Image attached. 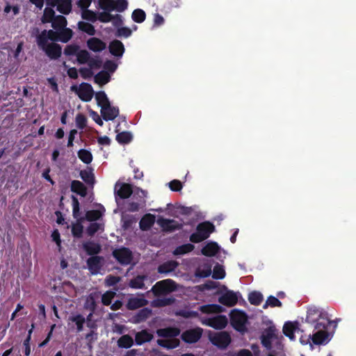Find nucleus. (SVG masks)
Listing matches in <instances>:
<instances>
[{
	"instance_id": "nucleus-3",
	"label": "nucleus",
	"mask_w": 356,
	"mask_h": 356,
	"mask_svg": "<svg viewBox=\"0 0 356 356\" xmlns=\"http://www.w3.org/2000/svg\"><path fill=\"white\" fill-rule=\"evenodd\" d=\"M177 289V283L171 280L166 279L157 282L152 288V291L156 296L165 295Z\"/></svg>"
},
{
	"instance_id": "nucleus-61",
	"label": "nucleus",
	"mask_w": 356,
	"mask_h": 356,
	"mask_svg": "<svg viewBox=\"0 0 356 356\" xmlns=\"http://www.w3.org/2000/svg\"><path fill=\"white\" fill-rule=\"evenodd\" d=\"M88 65L90 69H99L102 65V60L99 56H90Z\"/></svg>"
},
{
	"instance_id": "nucleus-26",
	"label": "nucleus",
	"mask_w": 356,
	"mask_h": 356,
	"mask_svg": "<svg viewBox=\"0 0 356 356\" xmlns=\"http://www.w3.org/2000/svg\"><path fill=\"white\" fill-rule=\"evenodd\" d=\"M70 189L72 192L79 195L81 197H85L87 195L86 186L79 180L72 181Z\"/></svg>"
},
{
	"instance_id": "nucleus-64",
	"label": "nucleus",
	"mask_w": 356,
	"mask_h": 356,
	"mask_svg": "<svg viewBox=\"0 0 356 356\" xmlns=\"http://www.w3.org/2000/svg\"><path fill=\"white\" fill-rule=\"evenodd\" d=\"M76 124L79 129H83L87 125V118L82 114L79 113L76 116Z\"/></svg>"
},
{
	"instance_id": "nucleus-60",
	"label": "nucleus",
	"mask_w": 356,
	"mask_h": 356,
	"mask_svg": "<svg viewBox=\"0 0 356 356\" xmlns=\"http://www.w3.org/2000/svg\"><path fill=\"white\" fill-rule=\"evenodd\" d=\"M99 3L103 10L107 11L115 10V1L113 0H99Z\"/></svg>"
},
{
	"instance_id": "nucleus-22",
	"label": "nucleus",
	"mask_w": 356,
	"mask_h": 356,
	"mask_svg": "<svg viewBox=\"0 0 356 356\" xmlns=\"http://www.w3.org/2000/svg\"><path fill=\"white\" fill-rule=\"evenodd\" d=\"M325 312L323 309L318 308L315 306H312L308 308L307 312L306 322L308 323H314L316 321L317 318L321 316L323 313Z\"/></svg>"
},
{
	"instance_id": "nucleus-38",
	"label": "nucleus",
	"mask_w": 356,
	"mask_h": 356,
	"mask_svg": "<svg viewBox=\"0 0 356 356\" xmlns=\"http://www.w3.org/2000/svg\"><path fill=\"white\" fill-rule=\"evenodd\" d=\"M72 212L73 216L76 220V222H82L83 218L80 211V205L78 199L72 196Z\"/></svg>"
},
{
	"instance_id": "nucleus-11",
	"label": "nucleus",
	"mask_w": 356,
	"mask_h": 356,
	"mask_svg": "<svg viewBox=\"0 0 356 356\" xmlns=\"http://www.w3.org/2000/svg\"><path fill=\"white\" fill-rule=\"evenodd\" d=\"M104 259L102 256H91L86 260L88 268L92 275H97L103 266Z\"/></svg>"
},
{
	"instance_id": "nucleus-49",
	"label": "nucleus",
	"mask_w": 356,
	"mask_h": 356,
	"mask_svg": "<svg viewBox=\"0 0 356 356\" xmlns=\"http://www.w3.org/2000/svg\"><path fill=\"white\" fill-rule=\"evenodd\" d=\"M48 35L46 33V30H43L36 38V42L38 47L43 50L46 47L49 45L48 44Z\"/></svg>"
},
{
	"instance_id": "nucleus-46",
	"label": "nucleus",
	"mask_w": 356,
	"mask_h": 356,
	"mask_svg": "<svg viewBox=\"0 0 356 356\" xmlns=\"http://www.w3.org/2000/svg\"><path fill=\"white\" fill-rule=\"evenodd\" d=\"M79 159L86 164H89L92 161V153L85 149H81L77 152Z\"/></svg>"
},
{
	"instance_id": "nucleus-31",
	"label": "nucleus",
	"mask_w": 356,
	"mask_h": 356,
	"mask_svg": "<svg viewBox=\"0 0 356 356\" xmlns=\"http://www.w3.org/2000/svg\"><path fill=\"white\" fill-rule=\"evenodd\" d=\"M318 331L313 334L312 340L316 345H320L327 341L328 338V332L327 330H317Z\"/></svg>"
},
{
	"instance_id": "nucleus-40",
	"label": "nucleus",
	"mask_w": 356,
	"mask_h": 356,
	"mask_svg": "<svg viewBox=\"0 0 356 356\" xmlns=\"http://www.w3.org/2000/svg\"><path fill=\"white\" fill-rule=\"evenodd\" d=\"M95 99L97 104L102 108V106H108L111 104L110 101L104 91H98L95 94Z\"/></svg>"
},
{
	"instance_id": "nucleus-39",
	"label": "nucleus",
	"mask_w": 356,
	"mask_h": 356,
	"mask_svg": "<svg viewBox=\"0 0 356 356\" xmlns=\"http://www.w3.org/2000/svg\"><path fill=\"white\" fill-rule=\"evenodd\" d=\"M118 346L121 348H129L134 344L132 337L129 334H124L117 341Z\"/></svg>"
},
{
	"instance_id": "nucleus-36",
	"label": "nucleus",
	"mask_w": 356,
	"mask_h": 356,
	"mask_svg": "<svg viewBox=\"0 0 356 356\" xmlns=\"http://www.w3.org/2000/svg\"><path fill=\"white\" fill-rule=\"evenodd\" d=\"M147 279V275H137L129 282V286L132 289H139L145 288L144 281Z\"/></svg>"
},
{
	"instance_id": "nucleus-58",
	"label": "nucleus",
	"mask_w": 356,
	"mask_h": 356,
	"mask_svg": "<svg viewBox=\"0 0 356 356\" xmlns=\"http://www.w3.org/2000/svg\"><path fill=\"white\" fill-rule=\"evenodd\" d=\"M79 49L80 47L78 44H68L64 49V54L67 56H76Z\"/></svg>"
},
{
	"instance_id": "nucleus-15",
	"label": "nucleus",
	"mask_w": 356,
	"mask_h": 356,
	"mask_svg": "<svg viewBox=\"0 0 356 356\" xmlns=\"http://www.w3.org/2000/svg\"><path fill=\"white\" fill-rule=\"evenodd\" d=\"M100 113L105 121H111L118 116L120 111L118 107L113 106L110 104L108 106H102Z\"/></svg>"
},
{
	"instance_id": "nucleus-6",
	"label": "nucleus",
	"mask_w": 356,
	"mask_h": 356,
	"mask_svg": "<svg viewBox=\"0 0 356 356\" xmlns=\"http://www.w3.org/2000/svg\"><path fill=\"white\" fill-rule=\"evenodd\" d=\"M112 255L119 264L123 266L129 264L133 259L132 252L125 247L115 249L112 252Z\"/></svg>"
},
{
	"instance_id": "nucleus-18",
	"label": "nucleus",
	"mask_w": 356,
	"mask_h": 356,
	"mask_svg": "<svg viewBox=\"0 0 356 356\" xmlns=\"http://www.w3.org/2000/svg\"><path fill=\"white\" fill-rule=\"evenodd\" d=\"M83 248L86 254L90 256H97L102 251L101 245L92 241L85 242L83 244Z\"/></svg>"
},
{
	"instance_id": "nucleus-19",
	"label": "nucleus",
	"mask_w": 356,
	"mask_h": 356,
	"mask_svg": "<svg viewBox=\"0 0 356 356\" xmlns=\"http://www.w3.org/2000/svg\"><path fill=\"white\" fill-rule=\"evenodd\" d=\"M108 49L110 53L115 57H122L124 52V44L118 40L111 41L109 44Z\"/></svg>"
},
{
	"instance_id": "nucleus-28",
	"label": "nucleus",
	"mask_w": 356,
	"mask_h": 356,
	"mask_svg": "<svg viewBox=\"0 0 356 356\" xmlns=\"http://www.w3.org/2000/svg\"><path fill=\"white\" fill-rule=\"evenodd\" d=\"M143 208H144V199L142 201L140 200V202L128 201L120 209L134 213Z\"/></svg>"
},
{
	"instance_id": "nucleus-8",
	"label": "nucleus",
	"mask_w": 356,
	"mask_h": 356,
	"mask_svg": "<svg viewBox=\"0 0 356 356\" xmlns=\"http://www.w3.org/2000/svg\"><path fill=\"white\" fill-rule=\"evenodd\" d=\"M72 90H75L76 95L83 102H90L94 95V90L92 86L88 83H82L80 84L79 88L76 86H72Z\"/></svg>"
},
{
	"instance_id": "nucleus-29",
	"label": "nucleus",
	"mask_w": 356,
	"mask_h": 356,
	"mask_svg": "<svg viewBox=\"0 0 356 356\" xmlns=\"http://www.w3.org/2000/svg\"><path fill=\"white\" fill-rule=\"evenodd\" d=\"M80 177L88 185L93 186L95 180L92 169L82 170L80 171Z\"/></svg>"
},
{
	"instance_id": "nucleus-34",
	"label": "nucleus",
	"mask_w": 356,
	"mask_h": 356,
	"mask_svg": "<svg viewBox=\"0 0 356 356\" xmlns=\"http://www.w3.org/2000/svg\"><path fill=\"white\" fill-rule=\"evenodd\" d=\"M157 344L167 349H173L179 346V341L177 339H158Z\"/></svg>"
},
{
	"instance_id": "nucleus-1",
	"label": "nucleus",
	"mask_w": 356,
	"mask_h": 356,
	"mask_svg": "<svg viewBox=\"0 0 356 356\" xmlns=\"http://www.w3.org/2000/svg\"><path fill=\"white\" fill-rule=\"evenodd\" d=\"M151 211L157 213L156 222H177L172 218L184 216L191 220L189 222H211L205 220V216L197 205L185 207L179 204H167L165 207L150 209Z\"/></svg>"
},
{
	"instance_id": "nucleus-12",
	"label": "nucleus",
	"mask_w": 356,
	"mask_h": 356,
	"mask_svg": "<svg viewBox=\"0 0 356 356\" xmlns=\"http://www.w3.org/2000/svg\"><path fill=\"white\" fill-rule=\"evenodd\" d=\"M227 318L224 315H218L205 320L203 323L216 330H222L227 325Z\"/></svg>"
},
{
	"instance_id": "nucleus-51",
	"label": "nucleus",
	"mask_w": 356,
	"mask_h": 356,
	"mask_svg": "<svg viewBox=\"0 0 356 356\" xmlns=\"http://www.w3.org/2000/svg\"><path fill=\"white\" fill-rule=\"evenodd\" d=\"M131 18L134 22L140 24L145 20V12L140 8L135 9L132 13Z\"/></svg>"
},
{
	"instance_id": "nucleus-33",
	"label": "nucleus",
	"mask_w": 356,
	"mask_h": 356,
	"mask_svg": "<svg viewBox=\"0 0 356 356\" xmlns=\"http://www.w3.org/2000/svg\"><path fill=\"white\" fill-rule=\"evenodd\" d=\"M105 209L102 207V209L90 210L86 213L85 218L89 222H94L99 220L104 214Z\"/></svg>"
},
{
	"instance_id": "nucleus-24",
	"label": "nucleus",
	"mask_w": 356,
	"mask_h": 356,
	"mask_svg": "<svg viewBox=\"0 0 356 356\" xmlns=\"http://www.w3.org/2000/svg\"><path fill=\"white\" fill-rule=\"evenodd\" d=\"M156 334L160 337L173 338L179 335L180 330L173 327L160 328L156 330Z\"/></svg>"
},
{
	"instance_id": "nucleus-21",
	"label": "nucleus",
	"mask_w": 356,
	"mask_h": 356,
	"mask_svg": "<svg viewBox=\"0 0 356 356\" xmlns=\"http://www.w3.org/2000/svg\"><path fill=\"white\" fill-rule=\"evenodd\" d=\"M332 323V321L329 318L327 312L323 313V314L317 318L314 323L315 330H326L327 327Z\"/></svg>"
},
{
	"instance_id": "nucleus-20",
	"label": "nucleus",
	"mask_w": 356,
	"mask_h": 356,
	"mask_svg": "<svg viewBox=\"0 0 356 356\" xmlns=\"http://www.w3.org/2000/svg\"><path fill=\"white\" fill-rule=\"evenodd\" d=\"M179 264L177 261L170 260L163 262L158 266L157 271L160 274H168L175 271Z\"/></svg>"
},
{
	"instance_id": "nucleus-9",
	"label": "nucleus",
	"mask_w": 356,
	"mask_h": 356,
	"mask_svg": "<svg viewBox=\"0 0 356 356\" xmlns=\"http://www.w3.org/2000/svg\"><path fill=\"white\" fill-rule=\"evenodd\" d=\"M209 339L214 346L222 349L226 348L232 341L229 334L225 331L210 336Z\"/></svg>"
},
{
	"instance_id": "nucleus-27",
	"label": "nucleus",
	"mask_w": 356,
	"mask_h": 356,
	"mask_svg": "<svg viewBox=\"0 0 356 356\" xmlns=\"http://www.w3.org/2000/svg\"><path fill=\"white\" fill-rule=\"evenodd\" d=\"M153 339V334L146 330H143L136 334L135 341L138 346L145 342H149Z\"/></svg>"
},
{
	"instance_id": "nucleus-52",
	"label": "nucleus",
	"mask_w": 356,
	"mask_h": 356,
	"mask_svg": "<svg viewBox=\"0 0 356 356\" xmlns=\"http://www.w3.org/2000/svg\"><path fill=\"white\" fill-rule=\"evenodd\" d=\"M78 26L81 31L86 33L89 35H94L95 34L94 26L88 22H79Z\"/></svg>"
},
{
	"instance_id": "nucleus-2",
	"label": "nucleus",
	"mask_w": 356,
	"mask_h": 356,
	"mask_svg": "<svg viewBox=\"0 0 356 356\" xmlns=\"http://www.w3.org/2000/svg\"><path fill=\"white\" fill-rule=\"evenodd\" d=\"M215 230L214 224H197L196 231L190 236V241L200 243L207 239Z\"/></svg>"
},
{
	"instance_id": "nucleus-16",
	"label": "nucleus",
	"mask_w": 356,
	"mask_h": 356,
	"mask_svg": "<svg viewBox=\"0 0 356 356\" xmlns=\"http://www.w3.org/2000/svg\"><path fill=\"white\" fill-rule=\"evenodd\" d=\"M86 44L88 48L94 52H101L106 48V44L101 39L95 37L89 38Z\"/></svg>"
},
{
	"instance_id": "nucleus-5",
	"label": "nucleus",
	"mask_w": 356,
	"mask_h": 356,
	"mask_svg": "<svg viewBox=\"0 0 356 356\" xmlns=\"http://www.w3.org/2000/svg\"><path fill=\"white\" fill-rule=\"evenodd\" d=\"M278 330L270 321V325L266 328L261 336V342L264 347L270 350L272 348V341L277 338Z\"/></svg>"
},
{
	"instance_id": "nucleus-17",
	"label": "nucleus",
	"mask_w": 356,
	"mask_h": 356,
	"mask_svg": "<svg viewBox=\"0 0 356 356\" xmlns=\"http://www.w3.org/2000/svg\"><path fill=\"white\" fill-rule=\"evenodd\" d=\"M43 51L51 59L56 60L60 57L62 54L61 46L57 43H49Z\"/></svg>"
},
{
	"instance_id": "nucleus-47",
	"label": "nucleus",
	"mask_w": 356,
	"mask_h": 356,
	"mask_svg": "<svg viewBox=\"0 0 356 356\" xmlns=\"http://www.w3.org/2000/svg\"><path fill=\"white\" fill-rule=\"evenodd\" d=\"M133 198L136 200V202H140L143 199H144V207L146 206L147 197V192L145 190L141 189L140 188H136L133 193Z\"/></svg>"
},
{
	"instance_id": "nucleus-7",
	"label": "nucleus",
	"mask_w": 356,
	"mask_h": 356,
	"mask_svg": "<svg viewBox=\"0 0 356 356\" xmlns=\"http://www.w3.org/2000/svg\"><path fill=\"white\" fill-rule=\"evenodd\" d=\"M134 193L133 186L130 184L117 181L114 187V193L116 201L118 198L124 200L129 198Z\"/></svg>"
},
{
	"instance_id": "nucleus-4",
	"label": "nucleus",
	"mask_w": 356,
	"mask_h": 356,
	"mask_svg": "<svg viewBox=\"0 0 356 356\" xmlns=\"http://www.w3.org/2000/svg\"><path fill=\"white\" fill-rule=\"evenodd\" d=\"M230 322L236 330L243 332L246 330L248 316L243 311L234 309L230 314Z\"/></svg>"
},
{
	"instance_id": "nucleus-43",
	"label": "nucleus",
	"mask_w": 356,
	"mask_h": 356,
	"mask_svg": "<svg viewBox=\"0 0 356 356\" xmlns=\"http://www.w3.org/2000/svg\"><path fill=\"white\" fill-rule=\"evenodd\" d=\"M200 311L204 314L220 313L222 312V307L216 304L206 305L200 307Z\"/></svg>"
},
{
	"instance_id": "nucleus-63",
	"label": "nucleus",
	"mask_w": 356,
	"mask_h": 356,
	"mask_svg": "<svg viewBox=\"0 0 356 356\" xmlns=\"http://www.w3.org/2000/svg\"><path fill=\"white\" fill-rule=\"evenodd\" d=\"M225 276V271L223 268L219 265L214 267L212 277L216 280L223 279Z\"/></svg>"
},
{
	"instance_id": "nucleus-55",
	"label": "nucleus",
	"mask_w": 356,
	"mask_h": 356,
	"mask_svg": "<svg viewBox=\"0 0 356 356\" xmlns=\"http://www.w3.org/2000/svg\"><path fill=\"white\" fill-rule=\"evenodd\" d=\"M113 19H118L120 22H122L121 17L119 15H115L113 16L108 12H103L101 13L99 15V20L104 23H108Z\"/></svg>"
},
{
	"instance_id": "nucleus-42",
	"label": "nucleus",
	"mask_w": 356,
	"mask_h": 356,
	"mask_svg": "<svg viewBox=\"0 0 356 356\" xmlns=\"http://www.w3.org/2000/svg\"><path fill=\"white\" fill-rule=\"evenodd\" d=\"M95 82L100 86H103L109 82L111 76L108 72L105 70L100 71L95 76Z\"/></svg>"
},
{
	"instance_id": "nucleus-54",
	"label": "nucleus",
	"mask_w": 356,
	"mask_h": 356,
	"mask_svg": "<svg viewBox=\"0 0 356 356\" xmlns=\"http://www.w3.org/2000/svg\"><path fill=\"white\" fill-rule=\"evenodd\" d=\"M90 58V53L86 49H79L77 55L76 60L79 64L88 63Z\"/></svg>"
},
{
	"instance_id": "nucleus-14",
	"label": "nucleus",
	"mask_w": 356,
	"mask_h": 356,
	"mask_svg": "<svg viewBox=\"0 0 356 356\" xmlns=\"http://www.w3.org/2000/svg\"><path fill=\"white\" fill-rule=\"evenodd\" d=\"M218 302L227 307H233L238 302L237 294L233 291L227 290L218 298Z\"/></svg>"
},
{
	"instance_id": "nucleus-48",
	"label": "nucleus",
	"mask_w": 356,
	"mask_h": 356,
	"mask_svg": "<svg viewBox=\"0 0 356 356\" xmlns=\"http://www.w3.org/2000/svg\"><path fill=\"white\" fill-rule=\"evenodd\" d=\"M58 41L67 42L72 37V31L68 28H63L58 31Z\"/></svg>"
},
{
	"instance_id": "nucleus-53",
	"label": "nucleus",
	"mask_w": 356,
	"mask_h": 356,
	"mask_svg": "<svg viewBox=\"0 0 356 356\" xmlns=\"http://www.w3.org/2000/svg\"><path fill=\"white\" fill-rule=\"evenodd\" d=\"M55 17V12L51 8H45L41 21L43 24L52 22Z\"/></svg>"
},
{
	"instance_id": "nucleus-57",
	"label": "nucleus",
	"mask_w": 356,
	"mask_h": 356,
	"mask_svg": "<svg viewBox=\"0 0 356 356\" xmlns=\"http://www.w3.org/2000/svg\"><path fill=\"white\" fill-rule=\"evenodd\" d=\"M70 320L76 324V330L78 332H81L83 330V324L86 322V318L82 315L77 314L76 316H72Z\"/></svg>"
},
{
	"instance_id": "nucleus-23",
	"label": "nucleus",
	"mask_w": 356,
	"mask_h": 356,
	"mask_svg": "<svg viewBox=\"0 0 356 356\" xmlns=\"http://www.w3.org/2000/svg\"><path fill=\"white\" fill-rule=\"evenodd\" d=\"M220 250V247L216 242L207 243L201 250V253L206 257H213Z\"/></svg>"
},
{
	"instance_id": "nucleus-59",
	"label": "nucleus",
	"mask_w": 356,
	"mask_h": 356,
	"mask_svg": "<svg viewBox=\"0 0 356 356\" xmlns=\"http://www.w3.org/2000/svg\"><path fill=\"white\" fill-rule=\"evenodd\" d=\"M116 293L114 291H107L102 296V302L104 305L108 306L111 305L112 300L115 296Z\"/></svg>"
},
{
	"instance_id": "nucleus-32",
	"label": "nucleus",
	"mask_w": 356,
	"mask_h": 356,
	"mask_svg": "<svg viewBox=\"0 0 356 356\" xmlns=\"http://www.w3.org/2000/svg\"><path fill=\"white\" fill-rule=\"evenodd\" d=\"M121 213V222H138L139 216L132 212L120 209Z\"/></svg>"
},
{
	"instance_id": "nucleus-35",
	"label": "nucleus",
	"mask_w": 356,
	"mask_h": 356,
	"mask_svg": "<svg viewBox=\"0 0 356 356\" xmlns=\"http://www.w3.org/2000/svg\"><path fill=\"white\" fill-rule=\"evenodd\" d=\"M195 248L194 245L191 243H186L177 246L172 252L175 256L184 255L192 252Z\"/></svg>"
},
{
	"instance_id": "nucleus-25",
	"label": "nucleus",
	"mask_w": 356,
	"mask_h": 356,
	"mask_svg": "<svg viewBox=\"0 0 356 356\" xmlns=\"http://www.w3.org/2000/svg\"><path fill=\"white\" fill-rule=\"evenodd\" d=\"M152 312V309L147 307H144L140 309L133 316V322L135 323H140L145 321L151 316Z\"/></svg>"
},
{
	"instance_id": "nucleus-50",
	"label": "nucleus",
	"mask_w": 356,
	"mask_h": 356,
	"mask_svg": "<svg viewBox=\"0 0 356 356\" xmlns=\"http://www.w3.org/2000/svg\"><path fill=\"white\" fill-rule=\"evenodd\" d=\"M211 274V267L208 264H205L202 268L199 267L196 269L195 275L196 277L205 278Z\"/></svg>"
},
{
	"instance_id": "nucleus-30",
	"label": "nucleus",
	"mask_w": 356,
	"mask_h": 356,
	"mask_svg": "<svg viewBox=\"0 0 356 356\" xmlns=\"http://www.w3.org/2000/svg\"><path fill=\"white\" fill-rule=\"evenodd\" d=\"M298 327L297 322H286L283 326V333L290 339H295L294 332Z\"/></svg>"
},
{
	"instance_id": "nucleus-10",
	"label": "nucleus",
	"mask_w": 356,
	"mask_h": 356,
	"mask_svg": "<svg viewBox=\"0 0 356 356\" xmlns=\"http://www.w3.org/2000/svg\"><path fill=\"white\" fill-rule=\"evenodd\" d=\"M202 333L203 329L197 327L183 332L181 335V338L187 343H194L200 339L202 336Z\"/></svg>"
},
{
	"instance_id": "nucleus-45",
	"label": "nucleus",
	"mask_w": 356,
	"mask_h": 356,
	"mask_svg": "<svg viewBox=\"0 0 356 356\" xmlns=\"http://www.w3.org/2000/svg\"><path fill=\"white\" fill-rule=\"evenodd\" d=\"M263 295L259 291H252L248 295V300L251 305L258 306L263 301Z\"/></svg>"
},
{
	"instance_id": "nucleus-41",
	"label": "nucleus",
	"mask_w": 356,
	"mask_h": 356,
	"mask_svg": "<svg viewBox=\"0 0 356 356\" xmlns=\"http://www.w3.org/2000/svg\"><path fill=\"white\" fill-rule=\"evenodd\" d=\"M67 26V19L63 15L55 16L54 19L51 22V26L56 31H59L65 28Z\"/></svg>"
},
{
	"instance_id": "nucleus-37",
	"label": "nucleus",
	"mask_w": 356,
	"mask_h": 356,
	"mask_svg": "<svg viewBox=\"0 0 356 356\" xmlns=\"http://www.w3.org/2000/svg\"><path fill=\"white\" fill-rule=\"evenodd\" d=\"M56 9L62 14H69L72 10V0H59Z\"/></svg>"
},
{
	"instance_id": "nucleus-56",
	"label": "nucleus",
	"mask_w": 356,
	"mask_h": 356,
	"mask_svg": "<svg viewBox=\"0 0 356 356\" xmlns=\"http://www.w3.org/2000/svg\"><path fill=\"white\" fill-rule=\"evenodd\" d=\"M163 232L171 233L181 229L184 224H159Z\"/></svg>"
},
{
	"instance_id": "nucleus-13",
	"label": "nucleus",
	"mask_w": 356,
	"mask_h": 356,
	"mask_svg": "<svg viewBox=\"0 0 356 356\" xmlns=\"http://www.w3.org/2000/svg\"><path fill=\"white\" fill-rule=\"evenodd\" d=\"M148 304L143 294L140 296H132L129 298L127 302L126 307L128 310H135L146 306Z\"/></svg>"
},
{
	"instance_id": "nucleus-44",
	"label": "nucleus",
	"mask_w": 356,
	"mask_h": 356,
	"mask_svg": "<svg viewBox=\"0 0 356 356\" xmlns=\"http://www.w3.org/2000/svg\"><path fill=\"white\" fill-rule=\"evenodd\" d=\"M133 139L132 134L129 131H122L116 135L115 140L120 144H128Z\"/></svg>"
},
{
	"instance_id": "nucleus-62",
	"label": "nucleus",
	"mask_w": 356,
	"mask_h": 356,
	"mask_svg": "<svg viewBox=\"0 0 356 356\" xmlns=\"http://www.w3.org/2000/svg\"><path fill=\"white\" fill-rule=\"evenodd\" d=\"M31 334H32V329H31L29 331L26 338L23 341L24 353L26 356H29V355L31 353L30 342H31Z\"/></svg>"
}]
</instances>
